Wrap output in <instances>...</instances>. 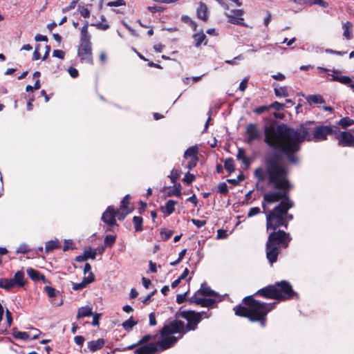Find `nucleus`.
Masks as SVG:
<instances>
[{"label":"nucleus","instance_id":"nucleus-1","mask_svg":"<svg viewBox=\"0 0 354 354\" xmlns=\"http://www.w3.org/2000/svg\"><path fill=\"white\" fill-rule=\"evenodd\" d=\"M269 125L264 127V142L272 150L267 151L263 158L266 171L288 168L282 162L285 157L290 163L293 158L289 142H291V127L284 123L277 125L274 119H269Z\"/></svg>","mask_w":354,"mask_h":354},{"label":"nucleus","instance_id":"nucleus-2","mask_svg":"<svg viewBox=\"0 0 354 354\" xmlns=\"http://www.w3.org/2000/svg\"><path fill=\"white\" fill-rule=\"evenodd\" d=\"M266 174L268 177V183L273 185L277 191L266 193L263 195L262 207L265 210L266 203L271 204L281 201L279 204L268 214L286 216V214H288V210L294 206V203L289 196V192L292 189V185L288 179L289 167L266 171Z\"/></svg>","mask_w":354,"mask_h":354},{"label":"nucleus","instance_id":"nucleus-3","mask_svg":"<svg viewBox=\"0 0 354 354\" xmlns=\"http://www.w3.org/2000/svg\"><path fill=\"white\" fill-rule=\"evenodd\" d=\"M204 312L188 310L185 320L187 324L181 320H172L165 325L160 330L161 340L158 345L161 349H168L176 344L179 339L190 330H195L198 324L201 322Z\"/></svg>","mask_w":354,"mask_h":354},{"label":"nucleus","instance_id":"nucleus-4","mask_svg":"<svg viewBox=\"0 0 354 354\" xmlns=\"http://www.w3.org/2000/svg\"><path fill=\"white\" fill-rule=\"evenodd\" d=\"M277 302L265 303L257 300L254 295L245 297L242 304L234 307L236 316L248 319L251 322H258L261 326L267 324V315L276 307Z\"/></svg>","mask_w":354,"mask_h":354},{"label":"nucleus","instance_id":"nucleus-5","mask_svg":"<svg viewBox=\"0 0 354 354\" xmlns=\"http://www.w3.org/2000/svg\"><path fill=\"white\" fill-rule=\"evenodd\" d=\"M317 127L316 122L308 120L301 123L297 129L291 127V142H289L291 156L293 158L290 159V164L299 163V158L297 153L301 150V144L304 141H312V136Z\"/></svg>","mask_w":354,"mask_h":354},{"label":"nucleus","instance_id":"nucleus-6","mask_svg":"<svg viewBox=\"0 0 354 354\" xmlns=\"http://www.w3.org/2000/svg\"><path fill=\"white\" fill-rule=\"evenodd\" d=\"M290 235L282 230H272L266 244V257L271 265L277 261L281 248H287L291 241Z\"/></svg>","mask_w":354,"mask_h":354},{"label":"nucleus","instance_id":"nucleus-7","mask_svg":"<svg viewBox=\"0 0 354 354\" xmlns=\"http://www.w3.org/2000/svg\"><path fill=\"white\" fill-rule=\"evenodd\" d=\"M274 286L279 296L277 297V301L289 300L294 297L299 299L298 293L293 290L292 285L288 281H277L274 283Z\"/></svg>","mask_w":354,"mask_h":354},{"label":"nucleus","instance_id":"nucleus-8","mask_svg":"<svg viewBox=\"0 0 354 354\" xmlns=\"http://www.w3.org/2000/svg\"><path fill=\"white\" fill-rule=\"evenodd\" d=\"M279 227H288V221L284 216L275 215L274 214H267L266 215V229L267 230H276Z\"/></svg>","mask_w":354,"mask_h":354},{"label":"nucleus","instance_id":"nucleus-9","mask_svg":"<svg viewBox=\"0 0 354 354\" xmlns=\"http://www.w3.org/2000/svg\"><path fill=\"white\" fill-rule=\"evenodd\" d=\"M77 56L82 62L93 64L92 43L91 41L80 42L77 49Z\"/></svg>","mask_w":354,"mask_h":354},{"label":"nucleus","instance_id":"nucleus-10","mask_svg":"<svg viewBox=\"0 0 354 354\" xmlns=\"http://www.w3.org/2000/svg\"><path fill=\"white\" fill-rule=\"evenodd\" d=\"M333 127L328 125H317L314 129V133L312 136V141L326 140L327 136L332 135Z\"/></svg>","mask_w":354,"mask_h":354},{"label":"nucleus","instance_id":"nucleus-11","mask_svg":"<svg viewBox=\"0 0 354 354\" xmlns=\"http://www.w3.org/2000/svg\"><path fill=\"white\" fill-rule=\"evenodd\" d=\"M254 296H261L266 299H271L277 301V297H279L277 288H275L274 284L267 286L259 290H257L254 295Z\"/></svg>","mask_w":354,"mask_h":354},{"label":"nucleus","instance_id":"nucleus-12","mask_svg":"<svg viewBox=\"0 0 354 354\" xmlns=\"http://www.w3.org/2000/svg\"><path fill=\"white\" fill-rule=\"evenodd\" d=\"M245 133L248 136L245 142L248 144H250L254 140H259L261 137V133L257 129V126L255 123H250L247 125Z\"/></svg>","mask_w":354,"mask_h":354},{"label":"nucleus","instance_id":"nucleus-13","mask_svg":"<svg viewBox=\"0 0 354 354\" xmlns=\"http://www.w3.org/2000/svg\"><path fill=\"white\" fill-rule=\"evenodd\" d=\"M159 342L156 343H149L137 348L134 353L136 354H156L158 351H165L161 349L158 345Z\"/></svg>","mask_w":354,"mask_h":354},{"label":"nucleus","instance_id":"nucleus-14","mask_svg":"<svg viewBox=\"0 0 354 354\" xmlns=\"http://www.w3.org/2000/svg\"><path fill=\"white\" fill-rule=\"evenodd\" d=\"M116 215L117 213L114 207L113 206H109L103 213L102 220L104 223L110 226L118 225L115 220Z\"/></svg>","mask_w":354,"mask_h":354},{"label":"nucleus","instance_id":"nucleus-15","mask_svg":"<svg viewBox=\"0 0 354 354\" xmlns=\"http://www.w3.org/2000/svg\"><path fill=\"white\" fill-rule=\"evenodd\" d=\"M338 145L341 147H354V136L349 131H342L339 134Z\"/></svg>","mask_w":354,"mask_h":354},{"label":"nucleus","instance_id":"nucleus-16","mask_svg":"<svg viewBox=\"0 0 354 354\" xmlns=\"http://www.w3.org/2000/svg\"><path fill=\"white\" fill-rule=\"evenodd\" d=\"M97 256V252L95 249H92L89 248L88 250H85L84 254L77 256L75 258V261L77 262H82L88 260V259H95Z\"/></svg>","mask_w":354,"mask_h":354},{"label":"nucleus","instance_id":"nucleus-17","mask_svg":"<svg viewBox=\"0 0 354 354\" xmlns=\"http://www.w3.org/2000/svg\"><path fill=\"white\" fill-rule=\"evenodd\" d=\"M196 294H198L203 297H218V294L216 292L207 286L206 282L201 284V288L196 292Z\"/></svg>","mask_w":354,"mask_h":354},{"label":"nucleus","instance_id":"nucleus-18","mask_svg":"<svg viewBox=\"0 0 354 354\" xmlns=\"http://www.w3.org/2000/svg\"><path fill=\"white\" fill-rule=\"evenodd\" d=\"M181 185L180 183H174V186L165 187L164 189H168L169 192H167L166 195L167 197H171L173 196L180 197L182 194L181 193Z\"/></svg>","mask_w":354,"mask_h":354},{"label":"nucleus","instance_id":"nucleus-19","mask_svg":"<svg viewBox=\"0 0 354 354\" xmlns=\"http://www.w3.org/2000/svg\"><path fill=\"white\" fill-rule=\"evenodd\" d=\"M197 17L204 21L208 20L207 7L206 4L202 1L199 3V6L196 10Z\"/></svg>","mask_w":354,"mask_h":354},{"label":"nucleus","instance_id":"nucleus-20","mask_svg":"<svg viewBox=\"0 0 354 354\" xmlns=\"http://www.w3.org/2000/svg\"><path fill=\"white\" fill-rule=\"evenodd\" d=\"M177 203V201L170 199L167 201L165 206H161L160 209L162 213L170 215L175 212V205Z\"/></svg>","mask_w":354,"mask_h":354},{"label":"nucleus","instance_id":"nucleus-21","mask_svg":"<svg viewBox=\"0 0 354 354\" xmlns=\"http://www.w3.org/2000/svg\"><path fill=\"white\" fill-rule=\"evenodd\" d=\"M105 339L100 338L88 342V347L91 352H95L104 346Z\"/></svg>","mask_w":354,"mask_h":354},{"label":"nucleus","instance_id":"nucleus-22","mask_svg":"<svg viewBox=\"0 0 354 354\" xmlns=\"http://www.w3.org/2000/svg\"><path fill=\"white\" fill-rule=\"evenodd\" d=\"M88 21H84V25L80 30V42L91 41V37L88 31Z\"/></svg>","mask_w":354,"mask_h":354},{"label":"nucleus","instance_id":"nucleus-23","mask_svg":"<svg viewBox=\"0 0 354 354\" xmlns=\"http://www.w3.org/2000/svg\"><path fill=\"white\" fill-rule=\"evenodd\" d=\"M156 337V336H152L151 335H145L138 342L133 344L126 348H124L122 349V351L132 350V349L136 348L137 346H138L139 345H142L145 343H147V342H149L151 339H155Z\"/></svg>","mask_w":354,"mask_h":354},{"label":"nucleus","instance_id":"nucleus-24","mask_svg":"<svg viewBox=\"0 0 354 354\" xmlns=\"http://www.w3.org/2000/svg\"><path fill=\"white\" fill-rule=\"evenodd\" d=\"M330 81L338 82L343 84L350 86L351 83L353 82L351 78L346 75H336L335 74L331 75Z\"/></svg>","mask_w":354,"mask_h":354},{"label":"nucleus","instance_id":"nucleus-25","mask_svg":"<svg viewBox=\"0 0 354 354\" xmlns=\"http://www.w3.org/2000/svg\"><path fill=\"white\" fill-rule=\"evenodd\" d=\"M254 176L257 178L258 183L256 185V188L258 190H263V187H259V183L266 180V174H264L261 167L257 168L254 171Z\"/></svg>","mask_w":354,"mask_h":354},{"label":"nucleus","instance_id":"nucleus-26","mask_svg":"<svg viewBox=\"0 0 354 354\" xmlns=\"http://www.w3.org/2000/svg\"><path fill=\"white\" fill-rule=\"evenodd\" d=\"M193 38L195 41V46L199 47L203 42L206 45L207 43L206 35L203 31L194 34Z\"/></svg>","mask_w":354,"mask_h":354},{"label":"nucleus","instance_id":"nucleus-27","mask_svg":"<svg viewBox=\"0 0 354 354\" xmlns=\"http://www.w3.org/2000/svg\"><path fill=\"white\" fill-rule=\"evenodd\" d=\"M24 276L25 274L23 270H19L15 274L13 279L18 283V288H23L26 284Z\"/></svg>","mask_w":354,"mask_h":354},{"label":"nucleus","instance_id":"nucleus-28","mask_svg":"<svg viewBox=\"0 0 354 354\" xmlns=\"http://www.w3.org/2000/svg\"><path fill=\"white\" fill-rule=\"evenodd\" d=\"M226 16L228 18L229 23L234 25H239L244 27L247 26V25L243 22L244 19L243 17H237L234 15L230 14H226Z\"/></svg>","mask_w":354,"mask_h":354},{"label":"nucleus","instance_id":"nucleus-29","mask_svg":"<svg viewBox=\"0 0 354 354\" xmlns=\"http://www.w3.org/2000/svg\"><path fill=\"white\" fill-rule=\"evenodd\" d=\"M198 148L197 146H192L189 147L184 153L183 157L185 159H187L189 158H194L196 157H198Z\"/></svg>","mask_w":354,"mask_h":354},{"label":"nucleus","instance_id":"nucleus-30","mask_svg":"<svg viewBox=\"0 0 354 354\" xmlns=\"http://www.w3.org/2000/svg\"><path fill=\"white\" fill-rule=\"evenodd\" d=\"M306 100L308 101V102L310 104H324L325 103V100L320 95H308L306 97Z\"/></svg>","mask_w":354,"mask_h":354},{"label":"nucleus","instance_id":"nucleus-31","mask_svg":"<svg viewBox=\"0 0 354 354\" xmlns=\"http://www.w3.org/2000/svg\"><path fill=\"white\" fill-rule=\"evenodd\" d=\"M61 248V244L57 239L48 241L46 243L45 251L46 253L53 251L55 249H59Z\"/></svg>","mask_w":354,"mask_h":354},{"label":"nucleus","instance_id":"nucleus-32","mask_svg":"<svg viewBox=\"0 0 354 354\" xmlns=\"http://www.w3.org/2000/svg\"><path fill=\"white\" fill-rule=\"evenodd\" d=\"M93 315L92 308L88 306L82 307L78 309L77 318L90 317Z\"/></svg>","mask_w":354,"mask_h":354},{"label":"nucleus","instance_id":"nucleus-33","mask_svg":"<svg viewBox=\"0 0 354 354\" xmlns=\"http://www.w3.org/2000/svg\"><path fill=\"white\" fill-rule=\"evenodd\" d=\"M352 27H353V24L350 21H346L342 26V28L344 29L343 35L347 39H351L353 37Z\"/></svg>","mask_w":354,"mask_h":354},{"label":"nucleus","instance_id":"nucleus-34","mask_svg":"<svg viewBox=\"0 0 354 354\" xmlns=\"http://www.w3.org/2000/svg\"><path fill=\"white\" fill-rule=\"evenodd\" d=\"M101 22L98 23H93L91 24V26H95L99 30H106L110 28V26L108 23H104L106 22V17L104 15L101 16Z\"/></svg>","mask_w":354,"mask_h":354},{"label":"nucleus","instance_id":"nucleus-35","mask_svg":"<svg viewBox=\"0 0 354 354\" xmlns=\"http://www.w3.org/2000/svg\"><path fill=\"white\" fill-rule=\"evenodd\" d=\"M224 168L230 174L235 171L234 161L232 158H228L225 160Z\"/></svg>","mask_w":354,"mask_h":354},{"label":"nucleus","instance_id":"nucleus-36","mask_svg":"<svg viewBox=\"0 0 354 354\" xmlns=\"http://www.w3.org/2000/svg\"><path fill=\"white\" fill-rule=\"evenodd\" d=\"M132 221L134 225L136 232L142 231L143 218L142 216H135L133 217Z\"/></svg>","mask_w":354,"mask_h":354},{"label":"nucleus","instance_id":"nucleus-37","mask_svg":"<svg viewBox=\"0 0 354 354\" xmlns=\"http://www.w3.org/2000/svg\"><path fill=\"white\" fill-rule=\"evenodd\" d=\"M12 330V335L15 339H21L23 340H28L30 339V335L26 332L19 331L17 328H14Z\"/></svg>","mask_w":354,"mask_h":354},{"label":"nucleus","instance_id":"nucleus-38","mask_svg":"<svg viewBox=\"0 0 354 354\" xmlns=\"http://www.w3.org/2000/svg\"><path fill=\"white\" fill-rule=\"evenodd\" d=\"M131 203V196L130 195H126L122 200L120 205V210H127L133 209V207H129V205Z\"/></svg>","mask_w":354,"mask_h":354},{"label":"nucleus","instance_id":"nucleus-39","mask_svg":"<svg viewBox=\"0 0 354 354\" xmlns=\"http://www.w3.org/2000/svg\"><path fill=\"white\" fill-rule=\"evenodd\" d=\"M180 20L182 22L189 25L191 26V28H192L193 31H196L198 25L189 16L182 15Z\"/></svg>","mask_w":354,"mask_h":354},{"label":"nucleus","instance_id":"nucleus-40","mask_svg":"<svg viewBox=\"0 0 354 354\" xmlns=\"http://www.w3.org/2000/svg\"><path fill=\"white\" fill-rule=\"evenodd\" d=\"M337 124L341 126L343 129H346L347 127L354 124V120L351 119L349 117H344L337 122Z\"/></svg>","mask_w":354,"mask_h":354},{"label":"nucleus","instance_id":"nucleus-41","mask_svg":"<svg viewBox=\"0 0 354 354\" xmlns=\"http://www.w3.org/2000/svg\"><path fill=\"white\" fill-rule=\"evenodd\" d=\"M200 302V306L202 307H214L216 303V300L212 298H202Z\"/></svg>","mask_w":354,"mask_h":354},{"label":"nucleus","instance_id":"nucleus-42","mask_svg":"<svg viewBox=\"0 0 354 354\" xmlns=\"http://www.w3.org/2000/svg\"><path fill=\"white\" fill-rule=\"evenodd\" d=\"M27 274L32 281H39L41 273L32 268L27 269Z\"/></svg>","mask_w":354,"mask_h":354},{"label":"nucleus","instance_id":"nucleus-43","mask_svg":"<svg viewBox=\"0 0 354 354\" xmlns=\"http://www.w3.org/2000/svg\"><path fill=\"white\" fill-rule=\"evenodd\" d=\"M115 235H106L104 238V245L106 247L112 248L115 243Z\"/></svg>","mask_w":354,"mask_h":354},{"label":"nucleus","instance_id":"nucleus-44","mask_svg":"<svg viewBox=\"0 0 354 354\" xmlns=\"http://www.w3.org/2000/svg\"><path fill=\"white\" fill-rule=\"evenodd\" d=\"M173 234V230H167L166 228H162L160 230V235L162 236V240L165 241L170 239Z\"/></svg>","mask_w":354,"mask_h":354},{"label":"nucleus","instance_id":"nucleus-45","mask_svg":"<svg viewBox=\"0 0 354 354\" xmlns=\"http://www.w3.org/2000/svg\"><path fill=\"white\" fill-rule=\"evenodd\" d=\"M134 209H127V210H120L118 211V210H115V212L117 213V215L116 216H118V219L119 221H123L125 217L130 213H131L133 211Z\"/></svg>","mask_w":354,"mask_h":354},{"label":"nucleus","instance_id":"nucleus-46","mask_svg":"<svg viewBox=\"0 0 354 354\" xmlns=\"http://www.w3.org/2000/svg\"><path fill=\"white\" fill-rule=\"evenodd\" d=\"M217 192L222 195H227L229 193V189L225 183H221L218 185Z\"/></svg>","mask_w":354,"mask_h":354},{"label":"nucleus","instance_id":"nucleus-47","mask_svg":"<svg viewBox=\"0 0 354 354\" xmlns=\"http://www.w3.org/2000/svg\"><path fill=\"white\" fill-rule=\"evenodd\" d=\"M0 288L9 292L11 290L9 279L0 278Z\"/></svg>","mask_w":354,"mask_h":354},{"label":"nucleus","instance_id":"nucleus-48","mask_svg":"<svg viewBox=\"0 0 354 354\" xmlns=\"http://www.w3.org/2000/svg\"><path fill=\"white\" fill-rule=\"evenodd\" d=\"M137 324V322L133 321V317H131L129 319L124 322L122 326L124 328L125 330H129L132 328L134 326Z\"/></svg>","mask_w":354,"mask_h":354},{"label":"nucleus","instance_id":"nucleus-49","mask_svg":"<svg viewBox=\"0 0 354 354\" xmlns=\"http://www.w3.org/2000/svg\"><path fill=\"white\" fill-rule=\"evenodd\" d=\"M196 179V176L194 174H192L189 172H187L184 178L183 179V182L185 183L187 185H191Z\"/></svg>","mask_w":354,"mask_h":354},{"label":"nucleus","instance_id":"nucleus-50","mask_svg":"<svg viewBox=\"0 0 354 354\" xmlns=\"http://www.w3.org/2000/svg\"><path fill=\"white\" fill-rule=\"evenodd\" d=\"M274 94H275V95L277 97H281V96L286 97V96H288L287 87L286 86H281L279 88H274Z\"/></svg>","mask_w":354,"mask_h":354},{"label":"nucleus","instance_id":"nucleus-51","mask_svg":"<svg viewBox=\"0 0 354 354\" xmlns=\"http://www.w3.org/2000/svg\"><path fill=\"white\" fill-rule=\"evenodd\" d=\"M180 176V171H179L177 169H173L171 171L170 176H169V178L171 180V182L172 183H177L176 181L179 178Z\"/></svg>","mask_w":354,"mask_h":354},{"label":"nucleus","instance_id":"nucleus-52","mask_svg":"<svg viewBox=\"0 0 354 354\" xmlns=\"http://www.w3.org/2000/svg\"><path fill=\"white\" fill-rule=\"evenodd\" d=\"M44 290L50 298L55 297L57 295V291L52 286H45Z\"/></svg>","mask_w":354,"mask_h":354},{"label":"nucleus","instance_id":"nucleus-53","mask_svg":"<svg viewBox=\"0 0 354 354\" xmlns=\"http://www.w3.org/2000/svg\"><path fill=\"white\" fill-rule=\"evenodd\" d=\"M269 108L270 109H274V110H276L277 111H281L284 109L285 104L275 101V102H274L273 103H272L271 104L269 105Z\"/></svg>","mask_w":354,"mask_h":354},{"label":"nucleus","instance_id":"nucleus-54","mask_svg":"<svg viewBox=\"0 0 354 354\" xmlns=\"http://www.w3.org/2000/svg\"><path fill=\"white\" fill-rule=\"evenodd\" d=\"M74 245V243H73V241L71 240V239H66L64 240V247H63V251L66 252L68 250H75L76 249L75 247L73 246Z\"/></svg>","mask_w":354,"mask_h":354},{"label":"nucleus","instance_id":"nucleus-55","mask_svg":"<svg viewBox=\"0 0 354 354\" xmlns=\"http://www.w3.org/2000/svg\"><path fill=\"white\" fill-rule=\"evenodd\" d=\"M183 308V307H181L180 310L176 313V314L174 315V320H180V317L185 319V317H187V315L188 310H182Z\"/></svg>","mask_w":354,"mask_h":354},{"label":"nucleus","instance_id":"nucleus-56","mask_svg":"<svg viewBox=\"0 0 354 354\" xmlns=\"http://www.w3.org/2000/svg\"><path fill=\"white\" fill-rule=\"evenodd\" d=\"M126 1L124 0H116L113 1H109L107 3V6L110 7H118L120 6H125Z\"/></svg>","mask_w":354,"mask_h":354},{"label":"nucleus","instance_id":"nucleus-57","mask_svg":"<svg viewBox=\"0 0 354 354\" xmlns=\"http://www.w3.org/2000/svg\"><path fill=\"white\" fill-rule=\"evenodd\" d=\"M199 158L198 157H196L194 158H191V160L188 162V164L187 165V167L189 170L193 169L196 166L197 162H198Z\"/></svg>","mask_w":354,"mask_h":354},{"label":"nucleus","instance_id":"nucleus-58","mask_svg":"<svg viewBox=\"0 0 354 354\" xmlns=\"http://www.w3.org/2000/svg\"><path fill=\"white\" fill-rule=\"evenodd\" d=\"M187 292H188V291H187L184 294H179L176 296V302L178 304H181L184 303L185 301H187Z\"/></svg>","mask_w":354,"mask_h":354},{"label":"nucleus","instance_id":"nucleus-59","mask_svg":"<svg viewBox=\"0 0 354 354\" xmlns=\"http://www.w3.org/2000/svg\"><path fill=\"white\" fill-rule=\"evenodd\" d=\"M30 251L28 246L26 244H21L18 248L17 253L27 254Z\"/></svg>","mask_w":354,"mask_h":354},{"label":"nucleus","instance_id":"nucleus-60","mask_svg":"<svg viewBox=\"0 0 354 354\" xmlns=\"http://www.w3.org/2000/svg\"><path fill=\"white\" fill-rule=\"evenodd\" d=\"M147 10L152 13H156V12H162L165 10V8L162 7V6H148Z\"/></svg>","mask_w":354,"mask_h":354},{"label":"nucleus","instance_id":"nucleus-61","mask_svg":"<svg viewBox=\"0 0 354 354\" xmlns=\"http://www.w3.org/2000/svg\"><path fill=\"white\" fill-rule=\"evenodd\" d=\"M269 109H270L269 106H261L257 107L256 109H254L253 111L256 114L259 115Z\"/></svg>","mask_w":354,"mask_h":354},{"label":"nucleus","instance_id":"nucleus-62","mask_svg":"<svg viewBox=\"0 0 354 354\" xmlns=\"http://www.w3.org/2000/svg\"><path fill=\"white\" fill-rule=\"evenodd\" d=\"M261 212L260 208L258 207H254L250 208L249 210V212L248 214V217H252L253 216H255Z\"/></svg>","mask_w":354,"mask_h":354},{"label":"nucleus","instance_id":"nucleus-63","mask_svg":"<svg viewBox=\"0 0 354 354\" xmlns=\"http://www.w3.org/2000/svg\"><path fill=\"white\" fill-rule=\"evenodd\" d=\"M84 281L86 285L93 282L95 281V276L92 272H90L87 277L83 278Z\"/></svg>","mask_w":354,"mask_h":354},{"label":"nucleus","instance_id":"nucleus-64","mask_svg":"<svg viewBox=\"0 0 354 354\" xmlns=\"http://www.w3.org/2000/svg\"><path fill=\"white\" fill-rule=\"evenodd\" d=\"M53 56L63 59L64 58L65 53L62 50H54L53 53Z\"/></svg>","mask_w":354,"mask_h":354}]
</instances>
